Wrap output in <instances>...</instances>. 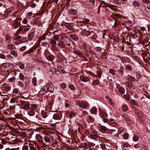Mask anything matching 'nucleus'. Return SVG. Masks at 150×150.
<instances>
[{
	"mask_svg": "<svg viewBox=\"0 0 150 150\" xmlns=\"http://www.w3.org/2000/svg\"><path fill=\"white\" fill-rule=\"evenodd\" d=\"M58 45L61 48H64L74 49L75 47V44L70 40H65L64 41L58 43Z\"/></svg>",
	"mask_w": 150,
	"mask_h": 150,
	"instance_id": "f257e3e1",
	"label": "nucleus"
},
{
	"mask_svg": "<svg viewBox=\"0 0 150 150\" xmlns=\"http://www.w3.org/2000/svg\"><path fill=\"white\" fill-rule=\"evenodd\" d=\"M13 67V65L12 64L9 63H4L1 66V68L4 72L7 71Z\"/></svg>",
	"mask_w": 150,
	"mask_h": 150,
	"instance_id": "f03ea898",
	"label": "nucleus"
},
{
	"mask_svg": "<svg viewBox=\"0 0 150 150\" xmlns=\"http://www.w3.org/2000/svg\"><path fill=\"white\" fill-rule=\"evenodd\" d=\"M45 88H46L47 91H48L52 93L53 92L54 90L53 86L51 83L47 84L45 86Z\"/></svg>",
	"mask_w": 150,
	"mask_h": 150,
	"instance_id": "7ed1b4c3",
	"label": "nucleus"
},
{
	"mask_svg": "<svg viewBox=\"0 0 150 150\" xmlns=\"http://www.w3.org/2000/svg\"><path fill=\"white\" fill-rule=\"evenodd\" d=\"M35 139L38 142L42 143L45 145V144L43 143V137L39 134H36L35 136Z\"/></svg>",
	"mask_w": 150,
	"mask_h": 150,
	"instance_id": "20e7f679",
	"label": "nucleus"
},
{
	"mask_svg": "<svg viewBox=\"0 0 150 150\" xmlns=\"http://www.w3.org/2000/svg\"><path fill=\"white\" fill-rule=\"evenodd\" d=\"M89 104L87 102L84 103H81L78 104L79 107L83 109H86L88 105Z\"/></svg>",
	"mask_w": 150,
	"mask_h": 150,
	"instance_id": "39448f33",
	"label": "nucleus"
},
{
	"mask_svg": "<svg viewBox=\"0 0 150 150\" xmlns=\"http://www.w3.org/2000/svg\"><path fill=\"white\" fill-rule=\"evenodd\" d=\"M35 118H37L38 119H36L35 118H33V121L34 122L38 123H42V120L41 118L39 117L38 115H37L35 116Z\"/></svg>",
	"mask_w": 150,
	"mask_h": 150,
	"instance_id": "423d86ee",
	"label": "nucleus"
},
{
	"mask_svg": "<svg viewBox=\"0 0 150 150\" xmlns=\"http://www.w3.org/2000/svg\"><path fill=\"white\" fill-rule=\"evenodd\" d=\"M107 128L104 126H102L100 127L99 131L102 133H105L107 130Z\"/></svg>",
	"mask_w": 150,
	"mask_h": 150,
	"instance_id": "0eeeda50",
	"label": "nucleus"
},
{
	"mask_svg": "<svg viewBox=\"0 0 150 150\" xmlns=\"http://www.w3.org/2000/svg\"><path fill=\"white\" fill-rule=\"evenodd\" d=\"M5 41L7 43H10L11 42V37L9 34H7L5 36Z\"/></svg>",
	"mask_w": 150,
	"mask_h": 150,
	"instance_id": "6e6552de",
	"label": "nucleus"
},
{
	"mask_svg": "<svg viewBox=\"0 0 150 150\" xmlns=\"http://www.w3.org/2000/svg\"><path fill=\"white\" fill-rule=\"evenodd\" d=\"M30 105L28 103H26L20 109L22 110H27L29 108Z\"/></svg>",
	"mask_w": 150,
	"mask_h": 150,
	"instance_id": "1a4fd4ad",
	"label": "nucleus"
},
{
	"mask_svg": "<svg viewBox=\"0 0 150 150\" xmlns=\"http://www.w3.org/2000/svg\"><path fill=\"white\" fill-rule=\"evenodd\" d=\"M89 136L91 139H94L95 140H98V139L100 138V137H98L97 135L90 134Z\"/></svg>",
	"mask_w": 150,
	"mask_h": 150,
	"instance_id": "9d476101",
	"label": "nucleus"
},
{
	"mask_svg": "<svg viewBox=\"0 0 150 150\" xmlns=\"http://www.w3.org/2000/svg\"><path fill=\"white\" fill-rule=\"evenodd\" d=\"M121 60L122 63L129 62H130V59L127 57H123L121 58Z\"/></svg>",
	"mask_w": 150,
	"mask_h": 150,
	"instance_id": "9b49d317",
	"label": "nucleus"
},
{
	"mask_svg": "<svg viewBox=\"0 0 150 150\" xmlns=\"http://www.w3.org/2000/svg\"><path fill=\"white\" fill-rule=\"evenodd\" d=\"M118 74L121 76L123 75L124 72V68L122 67H121L117 71Z\"/></svg>",
	"mask_w": 150,
	"mask_h": 150,
	"instance_id": "f8f14e48",
	"label": "nucleus"
},
{
	"mask_svg": "<svg viewBox=\"0 0 150 150\" xmlns=\"http://www.w3.org/2000/svg\"><path fill=\"white\" fill-rule=\"evenodd\" d=\"M68 13L70 14L74 15L77 14V12L76 9H71L69 10Z\"/></svg>",
	"mask_w": 150,
	"mask_h": 150,
	"instance_id": "ddd939ff",
	"label": "nucleus"
},
{
	"mask_svg": "<svg viewBox=\"0 0 150 150\" xmlns=\"http://www.w3.org/2000/svg\"><path fill=\"white\" fill-rule=\"evenodd\" d=\"M47 91L46 88H45V86L40 91L39 93L40 94L43 95L46 93Z\"/></svg>",
	"mask_w": 150,
	"mask_h": 150,
	"instance_id": "4468645a",
	"label": "nucleus"
},
{
	"mask_svg": "<svg viewBox=\"0 0 150 150\" xmlns=\"http://www.w3.org/2000/svg\"><path fill=\"white\" fill-rule=\"evenodd\" d=\"M30 25H28L27 26H26V27H22L23 33H24L29 31L30 30Z\"/></svg>",
	"mask_w": 150,
	"mask_h": 150,
	"instance_id": "2eb2a0df",
	"label": "nucleus"
},
{
	"mask_svg": "<svg viewBox=\"0 0 150 150\" xmlns=\"http://www.w3.org/2000/svg\"><path fill=\"white\" fill-rule=\"evenodd\" d=\"M3 86L6 91H9L11 89V87L9 86L8 84H4L3 85Z\"/></svg>",
	"mask_w": 150,
	"mask_h": 150,
	"instance_id": "dca6fc26",
	"label": "nucleus"
},
{
	"mask_svg": "<svg viewBox=\"0 0 150 150\" xmlns=\"http://www.w3.org/2000/svg\"><path fill=\"white\" fill-rule=\"evenodd\" d=\"M100 115L103 118L107 117L108 116L107 112L105 111H101L100 113Z\"/></svg>",
	"mask_w": 150,
	"mask_h": 150,
	"instance_id": "f3484780",
	"label": "nucleus"
},
{
	"mask_svg": "<svg viewBox=\"0 0 150 150\" xmlns=\"http://www.w3.org/2000/svg\"><path fill=\"white\" fill-rule=\"evenodd\" d=\"M122 110L124 112H125L128 110V108L127 106L125 104H123L122 106Z\"/></svg>",
	"mask_w": 150,
	"mask_h": 150,
	"instance_id": "a211bd4d",
	"label": "nucleus"
},
{
	"mask_svg": "<svg viewBox=\"0 0 150 150\" xmlns=\"http://www.w3.org/2000/svg\"><path fill=\"white\" fill-rule=\"evenodd\" d=\"M46 58L49 61H52L54 59V57L53 55L51 54L48 56H46Z\"/></svg>",
	"mask_w": 150,
	"mask_h": 150,
	"instance_id": "6ab92c4d",
	"label": "nucleus"
},
{
	"mask_svg": "<svg viewBox=\"0 0 150 150\" xmlns=\"http://www.w3.org/2000/svg\"><path fill=\"white\" fill-rule=\"evenodd\" d=\"M127 79L129 81H131V82H134L136 80L135 78L132 76H129L127 78Z\"/></svg>",
	"mask_w": 150,
	"mask_h": 150,
	"instance_id": "aec40b11",
	"label": "nucleus"
},
{
	"mask_svg": "<svg viewBox=\"0 0 150 150\" xmlns=\"http://www.w3.org/2000/svg\"><path fill=\"white\" fill-rule=\"evenodd\" d=\"M17 98L13 97L11 99L10 103L12 104H14L15 103L16 104L17 103Z\"/></svg>",
	"mask_w": 150,
	"mask_h": 150,
	"instance_id": "412c9836",
	"label": "nucleus"
},
{
	"mask_svg": "<svg viewBox=\"0 0 150 150\" xmlns=\"http://www.w3.org/2000/svg\"><path fill=\"white\" fill-rule=\"evenodd\" d=\"M97 109L95 107H93L90 110V112L93 114H96L97 112Z\"/></svg>",
	"mask_w": 150,
	"mask_h": 150,
	"instance_id": "4be33fe9",
	"label": "nucleus"
},
{
	"mask_svg": "<svg viewBox=\"0 0 150 150\" xmlns=\"http://www.w3.org/2000/svg\"><path fill=\"white\" fill-rule=\"evenodd\" d=\"M65 25L67 27H71L73 26V23H72L65 22L64 23Z\"/></svg>",
	"mask_w": 150,
	"mask_h": 150,
	"instance_id": "5701e85b",
	"label": "nucleus"
},
{
	"mask_svg": "<svg viewBox=\"0 0 150 150\" xmlns=\"http://www.w3.org/2000/svg\"><path fill=\"white\" fill-rule=\"evenodd\" d=\"M70 38L75 41H77L78 40V37L74 34L70 35Z\"/></svg>",
	"mask_w": 150,
	"mask_h": 150,
	"instance_id": "b1692460",
	"label": "nucleus"
},
{
	"mask_svg": "<svg viewBox=\"0 0 150 150\" xmlns=\"http://www.w3.org/2000/svg\"><path fill=\"white\" fill-rule=\"evenodd\" d=\"M53 118L55 120H59L60 118L59 115L57 113L54 114L53 115Z\"/></svg>",
	"mask_w": 150,
	"mask_h": 150,
	"instance_id": "393cba45",
	"label": "nucleus"
},
{
	"mask_svg": "<svg viewBox=\"0 0 150 150\" xmlns=\"http://www.w3.org/2000/svg\"><path fill=\"white\" fill-rule=\"evenodd\" d=\"M15 109V105H13L10 107L8 109H7V111L8 112H13L14 111V110Z\"/></svg>",
	"mask_w": 150,
	"mask_h": 150,
	"instance_id": "a878e982",
	"label": "nucleus"
},
{
	"mask_svg": "<svg viewBox=\"0 0 150 150\" xmlns=\"http://www.w3.org/2000/svg\"><path fill=\"white\" fill-rule=\"evenodd\" d=\"M132 4L135 7L136 6L139 7L140 6V4L137 1H135L132 2Z\"/></svg>",
	"mask_w": 150,
	"mask_h": 150,
	"instance_id": "bb28decb",
	"label": "nucleus"
},
{
	"mask_svg": "<svg viewBox=\"0 0 150 150\" xmlns=\"http://www.w3.org/2000/svg\"><path fill=\"white\" fill-rule=\"evenodd\" d=\"M131 103L134 105L138 106V102L136 100H130Z\"/></svg>",
	"mask_w": 150,
	"mask_h": 150,
	"instance_id": "cd10ccee",
	"label": "nucleus"
},
{
	"mask_svg": "<svg viewBox=\"0 0 150 150\" xmlns=\"http://www.w3.org/2000/svg\"><path fill=\"white\" fill-rule=\"evenodd\" d=\"M122 117H124L125 120L127 121H129V119L128 115L126 114H124L122 115Z\"/></svg>",
	"mask_w": 150,
	"mask_h": 150,
	"instance_id": "c85d7f7f",
	"label": "nucleus"
},
{
	"mask_svg": "<svg viewBox=\"0 0 150 150\" xmlns=\"http://www.w3.org/2000/svg\"><path fill=\"white\" fill-rule=\"evenodd\" d=\"M132 83L131 82H130V83L127 82L126 83V86L130 89L132 88Z\"/></svg>",
	"mask_w": 150,
	"mask_h": 150,
	"instance_id": "c756f323",
	"label": "nucleus"
},
{
	"mask_svg": "<svg viewBox=\"0 0 150 150\" xmlns=\"http://www.w3.org/2000/svg\"><path fill=\"white\" fill-rule=\"evenodd\" d=\"M125 69L127 70L131 71L132 69L131 66L129 65H127L125 66Z\"/></svg>",
	"mask_w": 150,
	"mask_h": 150,
	"instance_id": "7c9ffc66",
	"label": "nucleus"
},
{
	"mask_svg": "<svg viewBox=\"0 0 150 150\" xmlns=\"http://www.w3.org/2000/svg\"><path fill=\"white\" fill-rule=\"evenodd\" d=\"M41 114L42 117L43 118H46L47 117V115L46 113L44 110H42L41 112Z\"/></svg>",
	"mask_w": 150,
	"mask_h": 150,
	"instance_id": "2f4dec72",
	"label": "nucleus"
},
{
	"mask_svg": "<svg viewBox=\"0 0 150 150\" xmlns=\"http://www.w3.org/2000/svg\"><path fill=\"white\" fill-rule=\"evenodd\" d=\"M7 48L10 50H12L15 48V47L11 44L8 45L7 46Z\"/></svg>",
	"mask_w": 150,
	"mask_h": 150,
	"instance_id": "473e14b6",
	"label": "nucleus"
},
{
	"mask_svg": "<svg viewBox=\"0 0 150 150\" xmlns=\"http://www.w3.org/2000/svg\"><path fill=\"white\" fill-rule=\"evenodd\" d=\"M18 65H19V68L21 69H23L25 68L24 64H23L21 62H19Z\"/></svg>",
	"mask_w": 150,
	"mask_h": 150,
	"instance_id": "72a5a7b5",
	"label": "nucleus"
},
{
	"mask_svg": "<svg viewBox=\"0 0 150 150\" xmlns=\"http://www.w3.org/2000/svg\"><path fill=\"white\" fill-rule=\"evenodd\" d=\"M81 80L84 82H86L87 81V79L83 76L81 75L80 76Z\"/></svg>",
	"mask_w": 150,
	"mask_h": 150,
	"instance_id": "f704fd0d",
	"label": "nucleus"
},
{
	"mask_svg": "<svg viewBox=\"0 0 150 150\" xmlns=\"http://www.w3.org/2000/svg\"><path fill=\"white\" fill-rule=\"evenodd\" d=\"M34 32H32L28 35V37L30 39H32L34 37Z\"/></svg>",
	"mask_w": 150,
	"mask_h": 150,
	"instance_id": "c9c22d12",
	"label": "nucleus"
},
{
	"mask_svg": "<svg viewBox=\"0 0 150 150\" xmlns=\"http://www.w3.org/2000/svg\"><path fill=\"white\" fill-rule=\"evenodd\" d=\"M76 115V113L75 112H72L71 113L69 114H68V116H69L70 118H71L74 117Z\"/></svg>",
	"mask_w": 150,
	"mask_h": 150,
	"instance_id": "e433bc0d",
	"label": "nucleus"
},
{
	"mask_svg": "<svg viewBox=\"0 0 150 150\" xmlns=\"http://www.w3.org/2000/svg\"><path fill=\"white\" fill-rule=\"evenodd\" d=\"M28 114L30 116H34L35 114V112L33 110H31L30 111L28 112Z\"/></svg>",
	"mask_w": 150,
	"mask_h": 150,
	"instance_id": "4c0bfd02",
	"label": "nucleus"
},
{
	"mask_svg": "<svg viewBox=\"0 0 150 150\" xmlns=\"http://www.w3.org/2000/svg\"><path fill=\"white\" fill-rule=\"evenodd\" d=\"M44 139L45 142H49L50 141V139L49 138L47 135L44 137Z\"/></svg>",
	"mask_w": 150,
	"mask_h": 150,
	"instance_id": "58836bf2",
	"label": "nucleus"
},
{
	"mask_svg": "<svg viewBox=\"0 0 150 150\" xmlns=\"http://www.w3.org/2000/svg\"><path fill=\"white\" fill-rule=\"evenodd\" d=\"M38 108V106L36 105L33 104L30 105L31 109L32 110L36 109Z\"/></svg>",
	"mask_w": 150,
	"mask_h": 150,
	"instance_id": "ea45409f",
	"label": "nucleus"
},
{
	"mask_svg": "<svg viewBox=\"0 0 150 150\" xmlns=\"http://www.w3.org/2000/svg\"><path fill=\"white\" fill-rule=\"evenodd\" d=\"M82 21L83 23L88 24L89 22V20L88 18H84L82 19Z\"/></svg>",
	"mask_w": 150,
	"mask_h": 150,
	"instance_id": "a19ab883",
	"label": "nucleus"
},
{
	"mask_svg": "<svg viewBox=\"0 0 150 150\" xmlns=\"http://www.w3.org/2000/svg\"><path fill=\"white\" fill-rule=\"evenodd\" d=\"M116 71L113 69H109V73L113 75H114Z\"/></svg>",
	"mask_w": 150,
	"mask_h": 150,
	"instance_id": "79ce46f5",
	"label": "nucleus"
},
{
	"mask_svg": "<svg viewBox=\"0 0 150 150\" xmlns=\"http://www.w3.org/2000/svg\"><path fill=\"white\" fill-rule=\"evenodd\" d=\"M11 54H12L14 56L17 57L18 56V54L16 52V51L15 50H13L11 51L10 52Z\"/></svg>",
	"mask_w": 150,
	"mask_h": 150,
	"instance_id": "37998d69",
	"label": "nucleus"
},
{
	"mask_svg": "<svg viewBox=\"0 0 150 150\" xmlns=\"http://www.w3.org/2000/svg\"><path fill=\"white\" fill-rule=\"evenodd\" d=\"M129 134L127 133H125L123 135V138L125 139H128V137H129Z\"/></svg>",
	"mask_w": 150,
	"mask_h": 150,
	"instance_id": "c03bdc74",
	"label": "nucleus"
},
{
	"mask_svg": "<svg viewBox=\"0 0 150 150\" xmlns=\"http://www.w3.org/2000/svg\"><path fill=\"white\" fill-rule=\"evenodd\" d=\"M8 16V13L0 15V17L2 18V19H4L6 18Z\"/></svg>",
	"mask_w": 150,
	"mask_h": 150,
	"instance_id": "a18cd8bd",
	"label": "nucleus"
},
{
	"mask_svg": "<svg viewBox=\"0 0 150 150\" xmlns=\"http://www.w3.org/2000/svg\"><path fill=\"white\" fill-rule=\"evenodd\" d=\"M109 124L112 126H115L117 125V123L113 121H110L109 122Z\"/></svg>",
	"mask_w": 150,
	"mask_h": 150,
	"instance_id": "49530a36",
	"label": "nucleus"
},
{
	"mask_svg": "<svg viewBox=\"0 0 150 150\" xmlns=\"http://www.w3.org/2000/svg\"><path fill=\"white\" fill-rule=\"evenodd\" d=\"M100 146L101 149L103 150H105L106 149L105 144L103 143H102L100 144Z\"/></svg>",
	"mask_w": 150,
	"mask_h": 150,
	"instance_id": "de8ad7c7",
	"label": "nucleus"
},
{
	"mask_svg": "<svg viewBox=\"0 0 150 150\" xmlns=\"http://www.w3.org/2000/svg\"><path fill=\"white\" fill-rule=\"evenodd\" d=\"M12 26L15 29L17 28L18 27V23L16 22L14 23L12 25Z\"/></svg>",
	"mask_w": 150,
	"mask_h": 150,
	"instance_id": "09e8293b",
	"label": "nucleus"
},
{
	"mask_svg": "<svg viewBox=\"0 0 150 150\" xmlns=\"http://www.w3.org/2000/svg\"><path fill=\"white\" fill-rule=\"evenodd\" d=\"M139 139L138 137L136 135H134L133 138V140L135 142L137 141Z\"/></svg>",
	"mask_w": 150,
	"mask_h": 150,
	"instance_id": "8fccbe9b",
	"label": "nucleus"
},
{
	"mask_svg": "<svg viewBox=\"0 0 150 150\" xmlns=\"http://www.w3.org/2000/svg\"><path fill=\"white\" fill-rule=\"evenodd\" d=\"M119 91L120 93L121 94H123L124 93L125 91L124 89L123 88L121 87L119 88Z\"/></svg>",
	"mask_w": 150,
	"mask_h": 150,
	"instance_id": "3c124183",
	"label": "nucleus"
},
{
	"mask_svg": "<svg viewBox=\"0 0 150 150\" xmlns=\"http://www.w3.org/2000/svg\"><path fill=\"white\" fill-rule=\"evenodd\" d=\"M50 43H51L52 46H54L57 44L56 41L54 40H51Z\"/></svg>",
	"mask_w": 150,
	"mask_h": 150,
	"instance_id": "603ef678",
	"label": "nucleus"
},
{
	"mask_svg": "<svg viewBox=\"0 0 150 150\" xmlns=\"http://www.w3.org/2000/svg\"><path fill=\"white\" fill-rule=\"evenodd\" d=\"M33 24L38 25H39L41 24V22L39 21H36L33 22Z\"/></svg>",
	"mask_w": 150,
	"mask_h": 150,
	"instance_id": "864d4df0",
	"label": "nucleus"
},
{
	"mask_svg": "<svg viewBox=\"0 0 150 150\" xmlns=\"http://www.w3.org/2000/svg\"><path fill=\"white\" fill-rule=\"evenodd\" d=\"M32 82L35 85L37 84V79L35 77H34L32 79Z\"/></svg>",
	"mask_w": 150,
	"mask_h": 150,
	"instance_id": "5fc2aeb1",
	"label": "nucleus"
},
{
	"mask_svg": "<svg viewBox=\"0 0 150 150\" xmlns=\"http://www.w3.org/2000/svg\"><path fill=\"white\" fill-rule=\"evenodd\" d=\"M30 150H35L34 146L31 144H29Z\"/></svg>",
	"mask_w": 150,
	"mask_h": 150,
	"instance_id": "6e6d98bb",
	"label": "nucleus"
},
{
	"mask_svg": "<svg viewBox=\"0 0 150 150\" xmlns=\"http://www.w3.org/2000/svg\"><path fill=\"white\" fill-rule=\"evenodd\" d=\"M15 77L14 76H13L11 78H9L8 79V81L10 82H13L15 81Z\"/></svg>",
	"mask_w": 150,
	"mask_h": 150,
	"instance_id": "4d7b16f0",
	"label": "nucleus"
},
{
	"mask_svg": "<svg viewBox=\"0 0 150 150\" xmlns=\"http://www.w3.org/2000/svg\"><path fill=\"white\" fill-rule=\"evenodd\" d=\"M26 136L25 132H23L20 134V136L23 138H24Z\"/></svg>",
	"mask_w": 150,
	"mask_h": 150,
	"instance_id": "13d9d810",
	"label": "nucleus"
},
{
	"mask_svg": "<svg viewBox=\"0 0 150 150\" xmlns=\"http://www.w3.org/2000/svg\"><path fill=\"white\" fill-rule=\"evenodd\" d=\"M125 98L127 100H129L130 98V95L129 94H126L125 95Z\"/></svg>",
	"mask_w": 150,
	"mask_h": 150,
	"instance_id": "bf43d9fd",
	"label": "nucleus"
},
{
	"mask_svg": "<svg viewBox=\"0 0 150 150\" xmlns=\"http://www.w3.org/2000/svg\"><path fill=\"white\" fill-rule=\"evenodd\" d=\"M22 31L23 32V29H22V27H21V26L17 30V33H16V34L18 35L19 34L18 32Z\"/></svg>",
	"mask_w": 150,
	"mask_h": 150,
	"instance_id": "052dcab7",
	"label": "nucleus"
},
{
	"mask_svg": "<svg viewBox=\"0 0 150 150\" xmlns=\"http://www.w3.org/2000/svg\"><path fill=\"white\" fill-rule=\"evenodd\" d=\"M69 87L72 90H74L75 89L74 86L72 84L69 85Z\"/></svg>",
	"mask_w": 150,
	"mask_h": 150,
	"instance_id": "680f3d73",
	"label": "nucleus"
},
{
	"mask_svg": "<svg viewBox=\"0 0 150 150\" xmlns=\"http://www.w3.org/2000/svg\"><path fill=\"white\" fill-rule=\"evenodd\" d=\"M49 134H50L51 136H52L53 137H54L55 136V134L54 132H53L50 131L48 133Z\"/></svg>",
	"mask_w": 150,
	"mask_h": 150,
	"instance_id": "e2e57ef3",
	"label": "nucleus"
},
{
	"mask_svg": "<svg viewBox=\"0 0 150 150\" xmlns=\"http://www.w3.org/2000/svg\"><path fill=\"white\" fill-rule=\"evenodd\" d=\"M19 77L20 79L21 80H23L24 78L23 75L21 73L20 74Z\"/></svg>",
	"mask_w": 150,
	"mask_h": 150,
	"instance_id": "0e129e2a",
	"label": "nucleus"
},
{
	"mask_svg": "<svg viewBox=\"0 0 150 150\" xmlns=\"http://www.w3.org/2000/svg\"><path fill=\"white\" fill-rule=\"evenodd\" d=\"M20 103L21 105L23 106V105L26 103H25V101L23 100H21L20 101Z\"/></svg>",
	"mask_w": 150,
	"mask_h": 150,
	"instance_id": "69168bd1",
	"label": "nucleus"
},
{
	"mask_svg": "<svg viewBox=\"0 0 150 150\" xmlns=\"http://www.w3.org/2000/svg\"><path fill=\"white\" fill-rule=\"evenodd\" d=\"M60 86L62 88L64 89V88L66 87V85L65 83H62L60 85Z\"/></svg>",
	"mask_w": 150,
	"mask_h": 150,
	"instance_id": "338daca9",
	"label": "nucleus"
},
{
	"mask_svg": "<svg viewBox=\"0 0 150 150\" xmlns=\"http://www.w3.org/2000/svg\"><path fill=\"white\" fill-rule=\"evenodd\" d=\"M23 150H28V146L26 145H24L22 147Z\"/></svg>",
	"mask_w": 150,
	"mask_h": 150,
	"instance_id": "774afa93",
	"label": "nucleus"
}]
</instances>
